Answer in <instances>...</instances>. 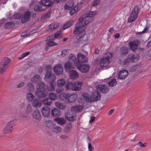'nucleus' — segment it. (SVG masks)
<instances>
[{"label": "nucleus", "instance_id": "nucleus-47", "mask_svg": "<svg viewBox=\"0 0 151 151\" xmlns=\"http://www.w3.org/2000/svg\"><path fill=\"white\" fill-rule=\"evenodd\" d=\"M35 10L37 12L42 11L45 10V8H42V7H40L38 5H36L34 7Z\"/></svg>", "mask_w": 151, "mask_h": 151}, {"label": "nucleus", "instance_id": "nucleus-62", "mask_svg": "<svg viewBox=\"0 0 151 151\" xmlns=\"http://www.w3.org/2000/svg\"><path fill=\"white\" fill-rule=\"evenodd\" d=\"M60 138L62 139H66L68 138V136L66 135H62L60 136Z\"/></svg>", "mask_w": 151, "mask_h": 151}, {"label": "nucleus", "instance_id": "nucleus-50", "mask_svg": "<svg viewBox=\"0 0 151 151\" xmlns=\"http://www.w3.org/2000/svg\"><path fill=\"white\" fill-rule=\"evenodd\" d=\"M7 68V67L1 63L0 64V73L5 72Z\"/></svg>", "mask_w": 151, "mask_h": 151}, {"label": "nucleus", "instance_id": "nucleus-30", "mask_svg": "<svg viewBox=\"0 0 151 151\" xmlns=\"http://www.w3.org/2000/svg\"><path fill=\"white\" fill-rule=\"evenodd\" d=\"M51 81L52 82L47 85V87L48 90L50 91H52L54 90L56 85L55 83L52 82L53 81ZM50 82H51V81Z\"/></svg>", "mask_w": 151, "mask_h": 151}, {"label": "nucleus", "instance_id": "nucleus-41", "mask_svg": "<svg viewBox=\"0 0 151 151\" xmlns=\"http://www.w3.org/2000/svg\"><path fill=\"white\" fill-rule=\"evenodd\" d=\"M73 21L72 20L68 21L63 26V29H65L69 27L71 25H73Z\"/></svg>", "mask_w": 151, "mask_h": 151}, {"label": "nucleus", "instance_id": "nucleus-33", "mask_svg": "<svg viewBox=\"0 0 151 151\" xmlns=\"http://www.w3.org/2000/svg\"><path fill=\"white\" fill-rule=\"evenodd\" d=\"M59 25V23L54 22L51 24L49 26V29L51 31L55 29H56Z\"/></svg>", "mask_w": 151, "mask_h": 151}, {"label": "nucleus", "instance_id": "nucleus-37", "mask_svg": "<svg viewBox=\"0 0 151 151\" xmlns=\"http://www.w3.org/2000/svg\"><path fill=\"white\" fill-rule=\"evenodd\" d=\"M76 56L73 54H69L68 57V61H69L73 63L76 61Z\"/></svg>", "mask_w": 151, "mask_h": 151}, {"label": "nucleus", "instance_id": "nucleus-14", "mask_svg": "<svg viewBox=\"0 0 151 151\" xmlns=\"http://www.w3.org/2000/svg\"><path fill=\"white\" fill-rule=\"evenodd\" d=\"M101 95L98 91H93L91 95L92 102L99 100L100 99Z\"/></svg>", "mask_w": 151, "mask_h": 151}, {"label": "nucleus", "instance_id": "nucleus-31", "mask_svg": "<svg viewBox=\"0 0 151 151\" xmlns=\"http://www.w3.org/2000/svg\"><path fill=\"white\" fill-rule=\"evenodd\" d=\"M31 80L32 83H36L40 80V76L36 74L31 78Z\"/></svg>", "mask_w": 151, "mask_h": 151}, {"label": "nucleus", "instance_id": "nucleus-13", "mask_svg": "<svg viewBox=\"0 0 151 151\" xmlns=\"http://www.w3.org/2000/svg\"><path fill=\"white\" fill-rule=\"evenodd\" d=\"M118 75V79L121 80H124L128 76V72L127 70H122L119 72Z\"/></svg>", "mask_w": 151, "mask_h": 151}, {"label": "nucleus", "instance_id": "nucleus-39", "mask_svg": "<svg viewBox=\"0 0 151 151\" xmlns=\"http://www.w3.org/2000/svg\"><path fill=\"white\" fill-rule=\"evenodd\" d=\"M128 48L126 46H124L120 48V53L123 55H125L128 53Z\"/></svg>", "mask_w": 151, "mask_h": 151}, {"label": "nucleus", "instance_id": "nucleus-60", "mask_svg": "<svg viewBox=\"0 0 151 151\" xmlns=\"http://www.w3.org/2000/svg\"><path fill=\"white\" fill-rule=\"evenodd\" d=\"M55 39L54 35H52L47 37V40L48 41L53 40Z\"/></svg>", "mask_w": 151, "mask_h": 151}, {"label": "nucleus", "instance_id": "nucleus-17", "mask_svg": "<svg viewBox=\"0 0 151 151\" xmlns=\"http://www.w3.org/2000/svg\"><path fill=\"white\" fill-rule=\"evenodd\" d=\"M73 63L69 61H68L65 62L64 67L65 70L66 72H68L73 68Z\"/></svg>", "mask_w": 151, "mask_h": 151}, {"label": "nucleus", "instance_id": "nucleus-18", "mask_svg": "<svg viewBox=\"0 0 151 151\" xmlns=\"http://www.w3.org/2000/svg\"><path fill=\"white\" fill-rule=\"evenodd\" d=\"M50 108L47 106H45L41 109V111L43 116L48 117L50 113Z\"/></svg>", "mask_w": 151, "mask_h": 151}, {"label": "nucleus", "instance_id": "nucleus-7", "mask_svg": "<svg viewBox=\"0 0 151 151\" xmlns=\"http://www.w3.org/2000/svg\"><path fill=\"white\" fill-rule=\"evenodd\" d=\"M139 12L138 6H134L131 14L130 16L128 19V22H131L135 20L137 17Z\"/></svg>", "mask_w": 151, "mask_h": 151}, {"label": "nucleus", "instance_id": "nucleus-58", "mask_svg": "<svg viewBox=\"0 0 151 151\" xmlns=\"http://www.w3.org/2000/svg\"><path fill=\"white\" fill-rule=\"evenodd\" d=\"M137 145L140 147H144L146 146L147 143H142L141 142H139L137 143Z\"/></svg>", "mask_w": 151, "mask_h": 151}, {"label": "nucleus", "instance_id": "nucleus-4", "mask_svg": "<svg viewBox=\"0 0 151 151\" xmlns=\"http://www.w3.org/2000/svg\"><path fill=\"white\" fill-rule=\"evenodd\" d=\"M52 68L51 65L47 64L45 67V69L47 71L45 77V79L47 81H54L55 79V76L53 73H52L51 70Z\"/></svg>", "mask_w": 151, "mask_h": 151}, {"label": "nucleus", "instance_id": "nucleus-2", "mask_svg": "<svg viewBox=\"0 0 151 151\" xmlns=\"http://www.w3.org/2000/svg\"><path fill=\"white\" fill-rule=\"evenodd\" d=\"M45 86L43 82H41L37 86L36 94L39 97H45L47 95V92L45 90Z\"/></svg>", "mask_w": 151, "mask_h": 151}, {"label": "nucleus", "instance_id": "nucleus-44", "mask_svg": "<svg viewBox=\"0 0 151 151\" xmlns=\"http://www.w3.org/2000/svg\"><path fill=\"white\" fill-rule=\"evenodd\" d=\"M65 81L64 79H61L58 80L57 82L58 86L59 87H61L65 84Z\"/></svg>", "mask_w": 151, "mask_h": 151}, {"label": "nucleus", "instance_id": "nucleus-26", "mask_svg": "<svg viewBox=\"0 0 151 151\" xmlns=\"http://www.w3.org/2000/svg\"><path fill=\"white\" fill-rule=\"evenodd\" d=\"M51 115L54 117H58L61 114L60 111L56 108H54L51 111Z\"/></svg>", "mask_w": 151, "mask_h": 151}, {"label": "nucleus", "instance_id": "nucleus-34", "mask_svg": "<svg viewBox=\"0 0 151 151\" xmlns=\"http://www.w3.org/2000/svg\"><path fill=\"white\" fill-rule=\"evenodd\" d=\"M55 124L52 121L50 120L47 121L45 123L46 127L51 129L55 126Z\"/></svg>", "mask_w": 151, "mask_h": 151}, {"label": "nucleus", "instance_id": "nucleus-54", "mask_svg": "<svg viewBox=\"0 0 151 151\" xmlns=\"http://www.w3.org/2000/svg\"><path fill=\"white\" fill-rule=\"evenodd\" d=\"M138 67H139V66L137 65L132 66L129 68V70L130 72H134L137 69Z\"/></svg>", "mask_w": 151, "mask_h": 151}, {"label": "nucleus", "instance_id": "nucleus-48", "mask_svg": "<svg viewBox=\"0 0 151 151\" xmlns=\"http://www.w3.org/2000/svg\"><path fill=\"white\" fill-rule=\"evenodd\" d=\"M15 26L14 24L12 22H9L7 23L5 25V28L10 29L13 28Z\"/></svg>", "mask_w": 151, "mask_h": 151}, {"label": "nucleus", "instance_id": "nucleus-25", "mask_svg": "<svg viewBox=\"0 0 151 151\" xmlns=\"http://www.w3.org/2000/svg\"><path fill=\"white\" fill-rule=\"evenodd\" d=\"M83 109V106L77 105L72 107L71 108V110L76 113V112H79L81 111Z\"/></svg>", "mask_w": 151, "mask_h": 151}, {"label": "nucleus", "instance_id": "nucleus-61", "mask_svg": "<svg viewBox=\"0 0 151 151\" xmlns=\"http://www.w3.org/2000/svg\"><path fill=\"white\" fill-rule=\"evenodd\" d=\"M46 6L47 7H50L52 6L53 3L52 1L48 0L46 2Z\"/></svg>", "mask_w": 151, "mask_h": 151}, {"label": "nucleus", "instance_id": "nucleus-24", "mask_svg": "<svg viewBox=\"0 0 151 151\" xmlns=\"http://www.w3.org/2000/svg\"><path fill=\"white\" fill-rule=\"evenodd\" d=\"M41 105L42 102L39 99H35L32 103L33 106L36 108L40 107Z\"/></svg>", "mask_w": 151, "mask_h": 151}, {"label": "nucleus", "instance_id": "nucleus-3", "mask_svg": "<svg viewBox=\"0 0 151 151\" xmlns=\"http://www.w3.org/2000/svg\"><path fill=\"white\" fill-rule=\"evenodd\" d=\"M112 58V53L109 52H107L105 56L103 57L100 60V66L102 67L107 66L111 62Z\"/></svg>", "mask_w": 151, "mask_h": 151}, {"label": "nucleus", "instance_id": "nucleus-56", "mask_svg": "<svg viewBox=\"0 0 151 151\" xmlns=\"http://www.w3.org/2000/svg\"><path fill=\"white\" fill-rule=\"evenodd\" d=\"M32 110V107L29 104L27 105V107L26 109V112L27 114H29L30 112Z\"/></svg>", "mask_w": 151, "mask_h": 151}, {"label": "nucleus", "instance_id": "nucleus-59", "mask_svg": "<svg viewBox=\"0 0 151 151\" xmlns=\"http://www.w3.org/2000/svg\"><path fill=\"white\" fill-rule=\"evenodd\" d=\"M21 16L22 15L21 13H18L14 14V17L15 19H19L20 18Z\"/></svg>", "mask_w": 151, "mask_h": 151}, {"label": "nucleus", "instance_id": "nucleus-1", "mask_svg": "<svg viewBox=\"0 0 151 151\" xmlns=\"http://www.w3.org/2000/svg\"><path fill=\"white\" fill-rule=\"evenodd\" d=\"M97 14L96 12L91 11L83 15L79 19V22L75 25L74 33L77 34V38L75 39V43H78L84 38L86 33L85 26L93 20V17Z\"/></svg>", "mask_w": 151, "mask_h": 151}, {"label": "nucleus", "instance_id": "nucleus-29", "mask_svg": "<svg viewBox=\"0 0 151 151\" xmlns=\"http://www.w3.org/2000/svg\"><path fill=\"white\" fill-rule=\"evenodd\" d=\"M55 105L57 107L61 110H64L66 108V106L65 104L60 102H56Z\"/></svg>", "mask_w": 151, "mask_h": 151}, {"label": "nucleus", "instance_id": "nucleus-21", "mask_svg": "<svg viewBox=\"0 0 151 151\" xmlns=\"http://www.w3.org/2000/svg\"><path fill=\"white\" fill-rule=\"evenodd\" d=\"M82 85L81 82H77L74 83V86L73 87L72 90L74 91H79L81 89V88Z\"/></svg>", "mask_w": 151, "mask_h": 151}, {"label": "nucleus", "instance_id": "nucleus-32", "mask_svg": "<svg viewBox=\"0 0 151 151\" xmlns=\"http://www.w3.org/2000/svg\"><path fill=\"white\" fill-rule=\"evenodd\" d=\"M10 61L11 60L9 58L7 57L5 58L2 60L1 64L8 68V64Z\"/></svg>", "mask_w": 151, "mask_h": 151}, {"label": "nucleus", "instance_id": "nucleus-6", "mask_svg": "<svg viewBox=\"0 0 151 151\" xmlns=\"http://www.w3.org/2000/svg\"><path fill=\"white\" fill-rule=\"evenodd\" d=\"M88 59V58L86 56L81 52H79L77 54V60L74 63V64L75 66L79 65L80 63L86 62Z\"/></svg>", "mask_w": 151, "mask_h": 151}, {"label": "nucleus", "instance_id": "nucleus-11", "mask_svg": "<svg viewBox=\"0 0 151 151\" xmlns=\"http://www.w3.org/2000/svg\"><path fill=\"white\" fill-rule=\"evenodd\" d=\"M53 69L54 72L56 75H60L63 72V68L60 64L56 65L53 67Z\"/></svg>", "mask_w": 151, "mask_h": 151}, {"label": "nucleus", "instance_id": "nucleus-55", "mask_svg": "<svg viewBox=\"0 0 151 151\" xmlns=\"http://www.w3.org/2000/svg\"><path fill=\"white\" fill-rule=\"evenodd\" d=\"M30 52H26L23 54H22L20 56L19 58V60L21 59L24 57H26L28 55Z\"/></svg>", "mask_w": 151, "mask_h": 151}, {"label": "nucleus", "instance_id": "nucleus-36", "mask_svg": "<svg viewBox=\"0 0 151 151\" xmlns=\"http://www.w3.org/2000/svg\"><path fill=\"white\" fill-rule=\"evenodd\" d=\"M74 84L72 82L69 81V80L67 81L65 87L67 90L71 89L72 90L73 87L74 86Z\"/></svg>", "mask_w": 151, "mask_h": 151}, {"label": "nucleus", "instance_id": "nucleus-27", "mask_svg": "<svg viewBox=\"0 0 151 151\" xmlns=\"http://www.w3.org/2000/svg\"><path fill=\"white\" fill-rule=\"evenodd\" d=\"M54 120L58 124L61 125L65 124L66 122L64 118H56Z\"/></svg>", "mask_w": 151, "mask_h": 151}, {"label": "nucleus", "instance_id": "nucleus-12", "mask_svg": "<svg viewBox=\"0 0 151 151\" xmlns=\"http://www.w3.org/2000/svg\"><path fill=\"white\" fill-rule=\"evenodd\" d=\"M76 66L78 70L81 72L83 73L87 72L90 68L89 66L87 64H83Z\"/></svg>", "mask_w": 151, "mask_h": 151}, {"label": "nucleus", "instance_id": "nucleus-28", "mask_svg": "<svg viewBox=\"0 0 151 151\" xmlns=\"http://www.w3.org/2000/svg\"><path fill=\"white\" fill-rule=\"evenodd\" d=\"M82 96L84 98L86 101L87 102H91V96L90 97L89 95L87 93L84 92L82 93Z\"/></svg>", "mask_w": 151, "mask_h": 151}, {"label": "nucleus", "instance_id": "nucleus-57", "mask_svg": "<svg viewBox=\"0 0 151 151\" xmlns=\"http://www.w3.org/2000/svg\"><path fill=\"white\" fill-rule=\"evenodd\" d=\"M61 31H57L54 35L55 38H60L61 37Z\"/></svg>", "mask_w": 151, "mask_h": 151}, {"label": "nucleus", "instance_id": "nucleus-43", "mask_svg": "<svg viewBox=\"0 0 151 151\" xmlns=\"http://www.w3.org/2000/svg\"><path fill=\"white\" fill-rule=\"evenodd\" d=\"M27 90L32 92L34 91V87L33 85L31 83H29L26 86Z\"/></svg>", "mask_w": 151, "mask_h": 151}, {"label": "nucleus", "instance_id": "nucleus-53", "mask_svg": "<svg viewBox=\"0 0 151 151\" xmlns=\"http://www.w3.org/2000/svg\"><path fill=\"white\" fill-rule=\"evenodd\" d=\"M47 45L49 46H53L57 45V44L51 40L48 41L47 42Z\"/></svg>", "mask_w": 151, "mask_h": 151}, {"label": "nucleus", "instance_id": "nucleus-63", "mask_svg": "<svg viewBox=\"0 0 151 151\" xmlns=\"http://www.w3.org/2000/svg\"><path fill=\"white\" fill-rule=\"evenodd\" d=\"M131 62V61L129 60V58L128 56V58L125 59L123 62V65H126L129 62Z\"/></svg>", "mask_w": 151, "mask_h": 151}, {"label": "nucleus", "instance_id": "nucleus-9", "mask_svg": "<svg viewBox=\"0 0 151 151\" xmlns=\"http://www.w3.org/2000/svg\"><path fill=\"white\" fill-rule=\"evenodd\" d=\"M139 43L138 40L129 41L128 43L129 49L133 51H134L137 49Z\"/></svg>", "mask_w": 151, "mask_h": 151}, {"label": "nucleus", "instance_id": "nucleus-10", "mask_svg": "<svg viewBox=\"0 0 151 151\" xmlns=\"http://www.w3.org/2000/svg\"><path fill=\"white\" fill-rule=\"evenodd\" d=\"M78 95L74 93H68V100L67 103L70 104L74 102L77 99Z\"/></svg>", "mask_w": 151, "mask_h": 151}, {"label": "nucleus", "instance_id": "nucleus-15", "mask_svg": "<svg viewBox=\"0 0 151 151\" xmlns=\"http://www.w3.org/2000/svg\"><path fill=\"white\" fill-rule=\"evenodd\" d=\"M96 88L98 91L104 93H106L109 91L108 86L104 85H99L96 87Z\"/></svg>", "mask_w": 151, "mask_h": 151}, {"label": "nucleus", "instance_id": "nucleus-22", "mask_svg": "<svg viewBox=\"0 0 151 151\" xmlns=\"http://www.w3.org/2000/svg\"><path fill=\"white\" fill-rule=\"evenodd\" d=\"M31 14L30 12L29 11L27 12L22 18V22L24 23L27 21L29 19Z\"/></svg>", "mask_w": 151, "mask_h": 151}, {"label": "nucleus", "instance_id": "nucleus-5", "mask_svg": "<svg viewBox=\"0 0 151 151\" xmlns=\"http://www.w3.org/2000/svg\"><path fill=\"white\" fill-rule=\"evenodd\" d=\"M15 120L10 121L7 123L3 130V132L5 134H9L12 132L13 130V127L16 124Z\"/></svg>", "mask_w": 151, "mask_h": 151}, {"label": "nucleus", "instance_id": "nucleus-8", "mask_svg": "<svg viewBox=\"0 0 151 151\" xmlns=\"http://www.w3.org/2000/svg\"><path fill=\"white\" fill-rule=\"evenodd\" d=\"M76 114L73 111L67 112L65 114V118L69 121H73L75 120L76 118Z\"/></svg>", "mask_w": 151, "mask_h": 151}, {"label": "nucleus", "instance_id": "nucleus-42", "mask_svg": "<svg viewBox=\"0 0 151 151\" xmlns=\"http://www.w3.org/2000/svg\"><path fill=\"white\" fill-rule=\"evenodd\" d=\"M42 103L44 105L50 106L52 103V101L50 99L45 98L42 101Z\"/></svg>", "mask_w": 151, "mask_h": 151}, {"label": "nucleus", "instance_id": "nucleus-46", "mask_svg": "<svg viewBox=\"0 0 151 151\" xmlns=\"http://www.w3.org/2000/svg\"><path fill=\"white\" fill-rule=\"evenodd\" d=\"M68 53V50H63L61 51V54L59 55V57L60 58H63L66 56Z\"/></svg>", "mask_w": 151, "mask_h": 151}, {"label": "nucleus", "instance_id": "nucleus-64", "mask_svg": "<svg viewBox=\"0 0 151 151\" xmlns=\"http://www.w3.org/2000/svg\"><path fill=\"white\" fill-rule=\"evenodd\" d=\"M88 145V149L90 151H93L94 150V148L91 145L90 143H89Z\"/></svg>", "mask_w": 151, "mask_h": 151}, {"label": "nucleus", "instance_id": "nucleus-16", "mask_svg": "<svg viewBox=\"0 0 151 151\" xmlns=\"http://www.w3.org/2000/svg\"><path fill=\"white\" fill-rule=\"evenodd\" d=\"M70 78L74 80L78 78L79 75L78 72L74 70H71L68 71Z\"/></svg>", "mask_w": 151, "mask_h": 151}, {"label": "nucleus", "instance_id": "nucleus-19", "mask_svg": "<svg viewBox=\"0 0 151 151\" xmlns=\"http://www.w3.org/2000/svg\"><path fill=\"white\" fill-rule=\"evenodd\" d=\"M33 118L38 121H40L42 118V116L39 111L38 110H35L32 114Z\"/></svg>", "mask_w": 151, "mask_h": 151}, {"label": "nucleus", "instance_id": "nucleus-20", "mask_svg": "<svg viewBox=\"0 0 151 151\" xmlns=\"http://www.w3.org/2000/svg\"><path fill=\"white\" fill-rule=\"evenodd\" d=\"M129 58L130 61L132 63L137 62L138 61L139 58V56L138 54L135 55H129Z\"/></svg>", "mask_w": 151, "mask_h": 151}, {"label": "nucleus", "instance_id": "nucleus-40", "mask_svg": "<svg viewBox=\"0 0 151 151\" xmlns=\"http://www.w3.org/2000/svg\"><path fill=\"white\" fill-rule=\"evenodd\" d=\"M52 131L55 133L58 134L61 131V127L55 125V126L52 129Z\"/></svg>", "mask_w": 151, "mask_h": 151}, {"label": "nucleus", "instance_id": "nucleus-52", "mask_svg": "<svg viewBox=\"0 0 151 151\" xmlns=\"http://www.w3.org/2000/svg\"><path fill=\"white\" fill-rule=\"evenodd\" d=\"M72 127V126L71 123H69L66 125L65 128V130L67 132H68L71 129Z\"/></svg>", "mask_w": 151, "mask_h": 151}, {"label": "nucleus", "instance_id": "nucleus-38", "mask_svg": "<svg viewBox=\"0 0 151 151\" xmlns=\"http://www.w3.org/2000/svg\"><path fill=\"white\" fill-rule=\"evenodd\" d=\"M27 99L29 102H32L34 99L35 96L32 93H27L26 95Z\"/></svg>", "mask_w": 151, "mask_h": 151}, {"label": "nucleus", "instance_id": "nucleus-45", "mask_svg": "<svg viewBox=\"0 0 151 151\" xmlns=\"http://www.w3.org/2000/svg\"><path fill=\"white\" fill-rule=\"evenodd\" d=\"M78 5L75 6L73 9H71L70 12V14L71 15H73L76 13L78 10Z\"/></svg>", "mask_w": 151, "mask_h": 151}, {"label": "nucleus", "instance_id": "nucleus-35", "mask_svg": "<svg viewBox=\"0 0 151 151\" xmlns=\"http://www.w3.org/2000/svg\"><path fill=\"white\" fill-rule=\"evenodd\" d=\"M73 6V3L72 1H70L69 2L66 4L64 6V9L65 10L70 9Z\"/></svg>", "mask_w": 151, "mask_h": 151}, {"label": "nucleus", "instance_id": "nucleus-23", "mask_svg": "<svg viewBox=\"0 0 151 151\" xmlns=\"http://www.w3.org/2000/svg\"><path fill=\"white\" fill-rule=\"evenodd\" d=\"M68 93H61L59 95V99L62 101H65L66 103L68 100Z\"/></svg>", "mask_w": 151, "mask_h": 151}, {"label": "nucleus", "instance_id": "nucleus-51", "mask_svg": "<svg viewBox=\"0 0 151 151\" xmlns=\"http://www.w3.org/2000/svg\"><path fill=\"white\" fill-rule=\"evenodd\" d=\"M116 82L115 79H114L108 83V85L112 87L116 85Z\"/></svg>", "mask_w": 151, "mask_h": 151}, {"label": "nucleus", "instance_id": "nucleus-49", "mask_svg": "<svg viewBox=\"0 0 151 151\" xmlns=\"http://www.w3.org/2000/svg\"><path fill=\"white\" fill-rule=\"evenodd\" d=\"M49 97L51 99V100H55L57 98V96L55 93H50L49 94Z\"/></svg>", "mask_w": 151, "mask_h": 151}]
</instances>
